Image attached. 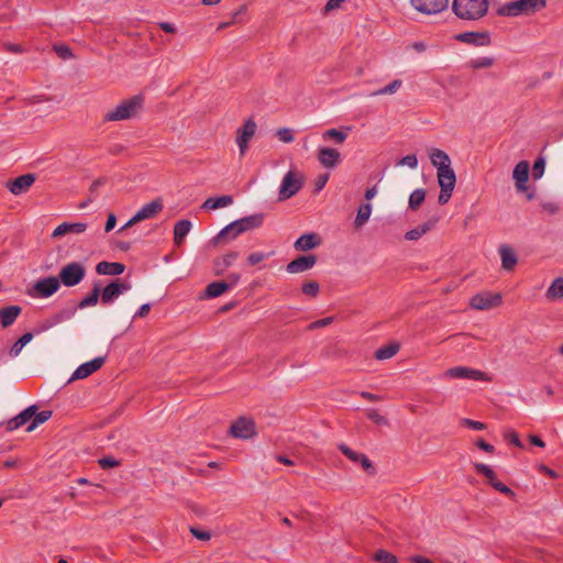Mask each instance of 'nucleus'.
Instances as JSON below:
<instances>
[{
	"label": "nucleus",
	"mask_w": 563,
	"mask_h": 563,
	"mask_svg": "<svg viewBox=\"0 0 563 563\" xmlns=\"http://www.w3.org/2000/svg\"><path fill=\"white\" fill-rule=\"evenodd\" d=\"M144 106V97L136 95L131 98L122 100L113 109L107 111L103 115V121L114 122L130 120L137 115Z\"/></svg>",
	"instance_id": "nucleus-1"
},
{
	"label": "nucleus",
	"mask_w": 563,
	"mask_h": 563,
	"mask_svg": "<svg viewBox=\"0 0 563 563\" xmlns=\"http://www.w3.org/2000/svg\"><path fill=\"white\" fill-rule=\"evenodd\" d=\"M264 222V214L256 213L252 216H247L235 220L224 227L217 235V240L221 241L222 239L229 238L230 240H234L240 234L260 228Z\"/></svg>",
	"instance_id": "nucleus-2"
},
{
	"label": "nucleus",
	"mask_w": 563,
	"mask_h": 563,
	"mask_svg": "<svg viewBox=\"0 0 563 563\" xmlns=\"http://www.w3.org/2000/svg\"><path fill=\"white\" fill-rule=\"evenodd\" d=\"M454 13L463 20H478L488 10L487 0H453Z\"/></svg>",
	"instance_id": "nucleus-3"
},
{
	"label": "nucleus",
	"mask_w": 563,
	"mask_h": 563,
	"mask_svg": "<svg viewBox=\"0 0 563 563\" xmlns=\"http://www.w3.org/2000/svg\"><path fill=\"white\" fill-rule=\"evenodd\" d=\"M545 4V0H516L503 5L498 13L508 16L530 15L543 9Z\"/></svg>",
	"instance_id": "nucleus-4"
},
{
	"label": "nucleus",
	"mask_w": 563,
	"mask_h": 563,
	"mask_svg": "<svg viewBox=\"0 0 563 563\" xmlns=\"http://www.w3.org/2000/svg\"><path fill=\"white\" fill-rule=\"evenodd\" d=\"M529 163L527 161L519 162L514 169L512 177L516 190L523 194L528 200L536 198V188L528 185L529 180Z\"/></svg>",
	"instance_id": "nucleus-5"
},
{
	"label": "nucleus",
	"mask_w": 563,
	"mask_h": 563,
	"mask_svg": "<svg viewBox=\"0 0 563 563\" xmlns=\"http://www.w3.org/2000/svg\"><path fill=\"white\" fill-rule=\"evenodd\" d=\"M303 185V176L300 172L289 170L282 179L278 200L285 201L294 197Z\"/></svg>",
	"instance_id": "nucleus-6"
},
{
	"label": "nucleus",
	"mask_w": 563,
	"mask_h": 563,
	"mask_svg": "<svg viewBox=\"0 0 563 563\" xmlns=\"http://www.w3.org/2000/svg\"><path fill=\"white\" fill-rule=\"evenodd\" d=\"M60 282L55 276H48L36 280L26 294L32 298H48L58 291Z\"/></svg>",
	"instance_id": "nucleus-7"
},
{
	"label": "nucleus",
	"mask_w": 563,
	"mask_h": 563,
	"mask_svg": "<svg viewBox=\"0 0 563 563\" xmlns=\"http://www.w3.org/2000/svg\"><path fill=\"white\" fill-rule=\"evenodd\" d=\"M86 275L85 266L78 262H71L59 271L58 279L66 287H74L81 283Z\"/></svg>",
	"instance_id": "nucleus-8"
},
{
	"label": "nucleus",
	"mask_w": 563,
	"mask_h": 563,
	"mask_svg": "<svg viewBox=\"0 0 563 563\" xmlns=\"http://www.w3.org/2000/svg\"><path fill=\"white\" fill-rule=\"evenodd\" d=\"M438 183L440 186V195H439V203L444 205L446 203L454 190L456 177L455 173L452 169V167L437 172Z\"/></svg>",
	"instance_id": "nucleus-9"
},
{
	"label": "nucleus",
	"mask_w": 563,
	"mask_h": 563,
	"mask_svg": "<svg viewBox=\"0 0 563 563\" xmlns=\"http://www.w3.org/2000/svg\"><path fill=\"white\" fill-rule=\"evenodd\" d=\"M241 279L239 273H231L225 280H218L210 283L206 288V297L216 298L223 295L225 291L234 288Z\"/></svg>",
	"instance_id": "nucleus-10"
},
{
	"label": "nucleus",
	"mask_w": 563,
	"mask_h": 563,
	"mask_svg": "<svg viewBox=\"0 0 563 563\" xmlns=\"http://www.w3.org/2000/svg\"><path fill=\"white\" fill-rule=\"evenodd\" d=\"M256 129H257L256 122L252 118L247 119L244 122V124L238 129L236 144L239 146L241 156H244L245 153L247 152L249 143H250L251 139L255 135Z\"/></svg>",
	"instance_id": "nucleus-11"
},
{
	"label": "nucleus",
	"mask_w": 563,
	"mask_h": 563,
	"mask_svg": "<svg viewBox=\"0 0 563 563\" xmlns=\"http://www.w3.org/2000/svg\"><path fill=\"white\" fill-rule=\"evenodd\" d=\"M443 376L451 379L489 380L485 373L466 366L451 367L444 372Z\"/></svg>",
	"instance_id": "nucleus-12"
},
{
	"label": "nucleus",
	"mask_w": 563,
	"mask_h": 563,
	"mask_svg": "<svg viewBox=\"0 0 563 563\" xmlns=\"http://www.w3.org/2000/svg\"><path fill=\"white\" fill-rule=\"evenodd\" d=\"M410 3L418 12L432 15L444 11L449 5V0H410Z\"/></svg>",
	"instance_id": "nucleus-13"
},
{
	"label": "nucleus",
	"mask_w": 563,
	"mask_h": 563,
	"mask_svg": "<svg viewBox=\"0 0 563 563\" xmlns=\"http://www.w3.org/2000/svg\"><path fill=\"white\" fill-rule=\"evenodd\" d=\"M320 165L327 169H333L342 162L341 153L336 148L320 146L317 151Z\"/></svg>",
	"instance_id": "nucleus-14"
},
{
	"label": "nucleus",
	"mask_w": 563,
	"mask_h": 563,
	"mask_svg": "<svg viewBox=\"0 0 563 563\" xmlns=\"http://www.w3.org/2000/svg\"><path fill=\"white\" fill-rule=\"evenodd\" d=\"M131 289V285L120 279L111 282L107 285L101 294V302L109 305L113 302L120 295Z\"/></svg>",
	"instance_id": "nucleus-15"
},
{
	"label": "nucleus",
	"mask_w": 563,
	"mask_h": 563,
	"mask_svg": "<svg viewBox=\"0 0 563 563\" xmlns=\"http://www.w3.org/2000/svg\"><path fill=\"white\" fill-rule=\"evenodd\" d=\"M36 177L34 174H24L11 181L7 183V188L14 196H20L26 192L35 183Z\"/></svg>",
	"instance_id": "nucleus-16"
},
{
	"label": "nucleus",
	"mask_w": 563,
	"mask_h": 563,
	"mask_svg": "<svg viewBox=\"0 0 563 563\" xmlns=\"http://www.w3.org/2000/svg\"><path fill=\"white\" fill-rule=\"evenodd\" d=\"M339 450L350 461H352L354 463H360L362 465L363 470L365 472H367L368 474L375 473V468H374L372 462L365 454L353 451L351 448H349L344 443L339 444Z\"/></svg>",
	"instance_id": "nucleus-17"
},
{
	"label": "nucleus",
	"mask_w": 563,
	"mask_h": 563,
	"mask_svg": "<svg viewBox=\"0 0 563 563\" xmlns=\"http://www.w3.org/2000/svg\"><path fill=\"white\" fill-rule=\"evenodd\" d=\"M230 430L234 438L250 439L255 434V424L251 419L240 418L231 426Z\"/></svg>",
	"instance_id": "nucleus-18"
},
{
	"label": "nucleus",
	"mask_w": 563,
	"mask_h": 563,
	"mask_svg": "<svg viewBox=\"0 0 563 563\" xmlns=\"http://www.w3.org/2000/svg\"><path fill=\"white\" fill-rule=\"evenodd\" d=\"M106 358L103 356L96 357L78 366L73 373L69 380L84 379L98 371L103 364Z\"/></svg>",
	"instance_id": "nucleus-19"
},
{
	"label": "nucleus",
	"mask_w": 563,
	"mask_h": 563,
	"mask_svg": "<svg viewBox=\"0 0 563 563\" xmlns=\"http://www.w3.org/2000/svg\"><path fill=\"white\" fill-rule=\"evenodd\" d=\"M317 263L316 255H302L288 263L286 271L290 274H299L311 269Z\"/></svg>",
	"instance_id": "nucleus-20"
},
{
	"label": "nucleus",
	"mask_w": 563,
	"mask_h": 563,
	"mask_svg": "<svg viewBox=\"0 0 563 563\" xmlns=\"http://www.w3.org/2000/svg\"><path fill=\"white\" fill-rule=\"evenodd\" d=\"M163 210V200L161 198H156L151 202L144 205L135 214V221H144L147 219L155 218Z\"/></svg>",
	"instance_id": "nucleus-21"
},
{
	"label": "nucleus",
	"mask_w": 563,
	"mask_h": 563,
	"mask_svg": "<svg viewBox=\"0 0 563 563\" xmlns=\"http://www.w3.org/2000/svg\"><path fill=\"white\" fill-rule=\"evenodd\" d=\"M498 253L500 256L501 268L506 272L514 271L518 264V255L516 251L511 246L503 244L499 246Z\"/></svg>",
	"instance_id": "nucleus-22"
},
{
	"label": "nucleus",
	"mask_w": 563,
	"mask_h": 563,
	"mask_svg": "<svg viewBox=\"0 0 563 563\" xmlns=\"http://www.w3.org/2000/svg\"><path fill=\"white\" fill-rule=\"evenodd\" d=\"M239 258V253L235 251L228 252L222 256H218L213 261V273L216 276H222Z\"/></svg>",
	"instance_id": "nucleus-23"
},
{
	"label": "nucleus",
	"mask_w": 563,
	"mask_h": 563,
	"mask_svg": "<svg viewBox=\"0 0 563 563\" xmlns=\"http://www.w3.org/2000/svg\"><path fill=\"white\" fill-rule=\"evenodd\" d=\"M455 38L476 46L488 45L490 43V34L488 32H463L457 34Z\"/></svg>",
	"instance_id": "nucleus-24"
},
{
	"label": "nucleus",
	"mask_w": 563,
	"mask_h": 563,
	"mask_svg": "<svg viewBox=\"0 0 563 563\" xmlns=\"http://www.w3.org/2000/svg\"><path fill=\"white\" fill-rule=\"evenodd\" d=\"M37 410L36 406H30L23 411H21L19 415H16L14 418L8 421L7 423V430L13 431L18 428L24 426L30 420H32L33 416L35 415V411Z\"/></svg>",
	"instance_id": "nucleus-25"
},
{
	"label": "nucleus",
	"mask_w": 563,
	"mask_h": 563,
	"mask_svg": "<svg viewBox=\"0 0 563 563\" xmlns=\"http://www.w3.org/2000/svg\"><path fill=\"white\" fill-rule=\"evenodd\" d=\"M437 222H438V218H432V219L427 220L426 222L419 224L418 227L409 230L405 234V239L408 240V241H417V240H419L426 233L431 231L435 227Z\"/></svg>",
	"instance_id": "nucleus-26"
},
{
	"label": "nucleus",
	"mask_w": 563,
	"mask_h": 563,
	"mask_svg": "<svg viewBox=\"0 0 563 563\" xmlns=\"http://www.w3.org/2000/svg\"><path fill=\"white\" fill-rule=\"evenodd\" d=\"M86 229H87V224L84 223V222H74V223L63 222V223H60L59 225H57L55 228V230L53 231L52 236L53 238H59V236H63V235H65L67 233L79 234V233L85 232Z\"/></svg>",
	"instance_id": "nucleus-27"
},
{
	"label": "nucleus",
	"mask_w": 563,
	"mask_h": 563,
	"mask_svg": "<svg viewBox=\"0 0 563 563\" xmlns=\"http://www.w3.org/2000/svg\"><path fill=\"white\" fill-rule=\"evenodd\" d=\"M20 306H7L0 309V323L3 328L12 325L18 317L21 314Z\"/></svg>",
	"instance_id": "nucleus-28"
},
{
	"label": "nucleus",
	"mask_w": 563,
	"mask_h": 563,
	"mask_svg": "<svg viewBox=\"0 0 563 563\" xmlns=\"http://www.w3.org/2000/svg\"><path fill=\"white\" fill-rule=\"evenodd\" d=\"M430 161L432 165L437 168V172L451 167V159L449 155L444 151L439 148H432L430 151Z\"/></svg>",
	"instance_id": "nucleus-29"
},
{
	"label": "nucleus",
	"mask_w": 563,
	"mask_h": 563,
	"mask_svg": "<svg viewBox=\"0 0 563 563\" xmlns=\"http://www.w3.org/2000/svg\"><path fill=\"white\" fill-rule=\"evenodd\" d=\"M320 244V238L316 233L302 234L295 242V249L298 251H309L317 247Z\"/></svg>",
	"instance_id": "nucleus-30"
},
{
	"label": "nucleus",
	"mask_w": 563,
	"mask_h": 563,
	"mask_svg": "<svg viewBox=\"0 0 563 563\" xmlns=\"http://www.w3.org/2000/svg\"><path fill=\"white\" fill-rule=\"evenodd\" d=\"M125 269V266L122 263L118 262H100L96 266V271L100 275H111L118 276L121 275Z\"/></svg>",
	"instance_id": "nucleus-31"
},
{
	"label": "nucleus",
	"mask_w": 563,
	"mask_h": 563,
	"mask_svg": "<svg viewBox=\"0 0 563 563\" xmlns=\"http://www.w3.org/2000/svg\"><path fill=\"white\" fill-rule=\"evenodd\" d=\"M233 203V198L230 195H224L220 197H210L206 199L202 203L201 208L206 210H216L219 208H225Z\"/></svg>",
	"instance_id": "nucleus-32"
},
{
	"label": "nucleus",
	"mask_w": 563,
	"mask_h": 563,
	"mask_svg": "<svg viewBox=\"0 0 563 563\" xmlns=\"http://www.w3.org/2000/svg\"><path fill=\"white\" fill-rule=\"evenodd\" d=\"M191 229V222L189 220H180L176 222L174 227V242L180 245Z\"/></svg>",
	"instance_id": "nucleus-33"
},
{
	"label": "nucleus",
	"mask_w": 563,
	"mask_h": 563,
	"mask_svg": "<svg viewBox=\"0 0 563 563\" xmlns=\"http://www.w3.org/2000/svg\"><path fill=\"white\" fill-rule=\"evenodd\" d=\"M322 140L324 142H333L334 144L341 145L347 139V133L343 130L329 129L322 133Z\"/></svg>",
	"instance_id": "nucleus-34"
},
{
	"label": "nucleus",
	"mask_w": 563,
	"mask_h": 563,
	"mask_svg": "<svg viewBox=\"0 0 563 563\" xmlns=\"http://www.w3.org/2000/svg\"><path fill=\"white\" fill-rule=\"evenodd\" d=\"M545 296L552 301L563 298V277H558L552 282L545 292Z\"/></svg>",
	"instance_id": "nucleus-35"
},
{
	"label": "nucleus",
	"mask_w": 563,
	"mask_h": 563,
	"mask_svg": "<svg viewBox=\"0 0 563 563\" xmlns=\"http://www.w3.org/2000/svg\"><path fill=\"white\" fill-rule=\"evenodd\" d=\"M471 306L478 310L488 309L493 306V295L489 292L477 294L471 299Z\"/></svg>",
	"instance_id": "nucleus-36"
},
{
	"label": "nucleus",
	"mask_w": 563,
	"mask_h": 563,
	"mask_svg": "<svg viewBox=\"0 0 563 563\" xmlns=\"http://www.w3.org/2000/svg\"><path fill=\"white\" fill-rule=\"evenodd\" d=\"M399 344L398 343H390L388 345H385L383 347H379L376 352H375V357L377 360H380V361H384V360H388V358H391L394 355L397 354V352L399 351Z\"/></svg>",
	"instance_id": "nucleus-37"
},
{
	"label": "nucleus",
	"mask_w": 563,
	"mask_h": 563,
	"mask_svg": "<svg viewBox=\"0 0 563 563\" xmlns=\"http://www.w3.org/2000/svg\"><path fill=\"white\" fill-rule=\"evenodd\" d=\"M99 296H100L99 285H95L91 292L80 300V302L78 303V308L85 309L87 307L95 306L99 300Z\"/></svg>",
	"instance_id": "nucleus-38"
},
{
	"label": "nucleus",
	"mask_w": 563,
	"mask_h": 563,
	"mask_svg": "<svg viewBox=\"0 0 563 563\" xmlns=\"http://www.w3.org/2000/svg\"><path fill=\"white\" fill-rule=\"evenodd\" d=\"M372 213V206L371 203H363L360 206L357 210V214L355 218V227L360 228L365 224V222L369 219Z\"/></svg>",
	"instance_id": "nucleus-39"
},
{
	"label": "nucleus",
	"mask_w": 563,
	"mask_h": 563,
	"mask_svg": "<svg viewBox=\"0 0 563 563\" xmlns=\"http://www.w3.org/2000/svg\"><path fill=\"white\" fill-rule=\"evenodd\" d=\"M402 86V81L400 79H395L387 86L375 90L371 93L372 97L383 96V95H394L396 93Z\"/></svg>",
	"instance_id": "nucleus-40"
},
{
	"label": "nucleus",
	"mask_w": 563,
	"mask_h": 563,
	"mask_svg": "<svg viewBox=\"0 0 563 563\" xmlns=\"http://www.w3.org/2000/svg\"><path fill=\"white\" fill-rule=\"evenodd\" d=\"M424 198H426L424 189L413 190L409 196V201H408L409 208L412 210H417L424 201Z\"/></svg>",
	"instance_id": "nucleus-41"
},
{
	"label": "nucleus",
	"mask_w": 563,
	"mask_h": 563,
	"mask_svg": "<svg viewBox=\"0 0 563 563\" xmlns=\"http://www.w3.org/2000/svg\"><path fill=\"white\" fill-rule=\"evenodd\" d=\"M51 416H52V411H48V410H44L41 412L35 411V415L32 418V422L27 426L26 431L27 432L33 431L37 426L47 421L51 418Z\"/></svg>",
	"instance_id": "nucleus-42"
},
{
	"label": "nucleus",
	"mask_w": 563,
	"mask_h": 563,
	"mask_svg": "<svg viewBox=\"0 0 563 563\" xmlns=\"http://www.w3.org/2000/svg\"><path fill=\"white\" fill-rule=\"evenodd\" d=\"M74 313H75V309L74 310H62V311L55 313L48 320V324L45 327V329H48V328L56 325L60 322L69 320L74 316Z\"/></svg>",
	"instance_id": "nucleus-43"
},
{
	"label": "nucleus",
	"mask_w": 563,
	"mask_h": 563,
	"mask_svg": "<svg viewBox=\"0 0 563 563\" xmlns=\"http://www.w3.org/2000/svg\"><path fill=\"white\" fill-rule=\"evenodd\" d=\"M473 466L477 474L484 475L489 484H493V468L489 465L474 462Z\"/></svg>",
	"instance_id": "nucleus-44"
},
{
	"label": "nucleus",
	"mask_w": 563,
	"mask_h": 563,
	"mask_svg": "<svg viewBox=\"0 0 563 563\" xmlns=\"http://www.w3.org/2000/svg\"><path fill=\"white\" fill-rule=\"evenodd\" d=\"M374 559L380 563H398L396 555L385 550L377 551Z\"/></svg>",
	"instance_id": "nucleus-45"
},
{
	"label": "nucleus",
	"mask_w": 563,
	"mask_h": 563,
	"mask_svg": "<svg viewBox=\"0 0 563 563\" xmlns=\"http://www.w3.org/2000/svg\"><path fill=\"white\" fill-rule=\"evenodd\" d=\"M544 170H545V159H544V157L537 158V161L534 162V164L532 166V177H533V179H536V180L540 179L543 176Z\"/></svg>",
	"instance_id": "nucleus-46"
},
{
	"label": "nucleus",
	"mask_w": 563,
	"mask_h": 563,
	"mask_svg": "<svg viewBox=\"0 0 563 563\" xmlns=\"http://www.w3.org/2000/svg\"><path fill=\"white\" fill-rule=\"evenodd\" d=\"M301 290L307 296L317 297L319 294L320 287L317 282H307V283L302 284Z\"/></svg>",
	"instance_id": "nucleus-47"
},
{
	"label": "nucleus",
	"mask_w": 563,
	"mask_h": 563,
	"mask_svg": "<svg viewBox=\"0 0 563 563\" xmlns=\"http://www.w3.org/2000/svg\"><path fill=\"white\" fill-rule=\"evenodd\" d=\"M276 134H277L279 141H282L284 143H291L295 139L292 130H290L288 128L279 129Z\"/></svg>",
	"instance_id": "nucleus-48"
},
{
	"label": "nucleus",
	"mask_w": 563,
	"mask_h": 563,
	"mask_svg": "<svg viewBox=\"0 0 563 563\" xmlns=\"http://www.w3.org/2000/svg\"><path fill=\"white\" fill-rule=\"evenodd\" d=\"M493 64V59L490 57H478L470 60V66L472 68H483L489 67Z\"/></svg>",
	"instance_id": "nucleus-49"
},
{
	"label": "nucleus",
	"mask_w": 563,
	"mask_h": 563,
	"mask_svg": "<svg viewBox=\"0 0 563 563\" xmlns=\"http://www.w3.org/2000/svg\"><path fill=\"white\" fill-rule=\"evenodd\" d=\"M55 53L63 59H69L73 57L71 49L67 45H54Z\"/></svg>",
	"instance_id": "nucleus-50"
},
{
	"label": "nucleus",
	"mask_w": 563,
	"mask_h": 563,
	"mask_svg": "<svg viewBox=\"0 0 563 563\" xmlns=\"http://www.w3.org/2000/svg\"><path fill=\"white\" fill-rule=\"evenodd\" d=\"M332 322H333V317H327V318L319 319V320H317V321L311 322V323L307 327V329H308L309 331H312V330H316V329H319V328L328 327V325H330Z\"/></svg>",
	"instance_id": "nucleus-51"
},
{
	"label": "nucleus",
	"mask_w": 563,
	"mask_h": 563,
	"mask_svg": "<svg viewBox=\"0 0 563 563\" xmlns=\"http://www.w3.org/2000/svg\"><path fill=\"white\" fill-rule=\"evenodd\" d=\"M398 165L408 166V167L415 169L418 166V158H417V156L415 154H410V155L404 156L398 162Z\"/></svg>",
	"instance_id": "nucleus-52"
},
{
	"label": "nucleus",
	"mask_w": 563,
	"mask_h": 563,
	"mask_svg": "<svg viewBox=\"0 0 563 563\" xmlns=\"http://www.w3.org/2000/svg\"><path fill=\"white\" fill-rule=\"evenodd\" d=\"M504 438H505V440H506L507 442H509V443H511V444L516 445L517 448H523V444H522V442L520 441L519 435H518V433H517V432H515V431H506V432L504 433Z\"/></svg>",
	"instance_id": "nucleus-53"
},
{
	"label": "nucleus",
	"mask_w": 563,
	"mask_h": 563,
	"mask_svg": "<svg viewBox=\"0 0 563 563\" xmlns=\"http://www.w3.org/2000/svg\"><path fill=\"white\" fill-rule=\"evenodd\" d=\"M368 419H371L376 424H386V419L382 416L376 409H369L366 412Z\"/></svg>",
	"instance_id": "nucleus-54"
},
{
	"label": "nucleus",
	"mask_w": 563,
	"mask_h": 563,
	"mask_svg": "<svg viewBox=\"0 0 563 563\" xmlns=\"http://www.w3.org/2000/svg\"><path fill=\"white\" fill-rule=\"evenodd\" d=\"M99 465L101 466V468L107 470V468L119 466L120 461L115 460L112 456H104L99 460Z\"/></svg>",
	"instance_id": "nucleus-55"
},
{
	"label": "nucleus",
	"mask_w": 563,
	"mask_h": 563,
	"mask_svg": "<svg viewBox=\"0 0 563 563\" xmlns=\"http://www.w3.org/2000/svg\"><path fill=\"white\" fill-rule=\"evenodd\" d=\"M267 257H268V254H265L263 252H254L247 256V262L250 265H256Z\"/></svg>",
	"instance_id": "nucleus-56"
},
{
	"label": "nucleus",
	"mask_w": 563,
	"mask_h": 563,
	"mask_svg": "<svg viewBox=\"0 0 563 563\" xmlns=\"http://www.w3.org/2000/svg\"><path fill=\"white\" fill-rule=\"evenodd\" d=\"M495 490H498V492L507 495L511 499L516 498L515 492L511 488H509L508 486H506L505 484L500 483V482H495Z\"/></svg>",
	"instance_id": "nucleus-57"
},
{
	"label": "nucleus",
	"mask_w": 563,
	"mask_h": 563,
	"mask_svg": "<svg viewBox=\"0 0 563 563\" xmlns=\"http://www.w3.org/2000/svg\"><path fill=\"white\" fill-rule=\"evenodd\" d=\"M329 178H330L329 174H321V175H319L317 177V179H316V183H314V186H316L314 190L317 192L321 191L325 187Z\"/></svg>",
	"instance_id": "nucleus-58"
},
{
	"label": "nucleus",
	"mask_w": 563,
	"mask_h": 563,
	"mask_svg": "<svg viewBox=\"0 0 563 563\" xmlns=\"http://www.w3.org/2000/svg\"><path fill=\"white\" fill-rule=\"evenodd\" d=\"M190 532L194 537H196L197 539H199L201 541H208L211 538L210 532L203 531V530H200V529H197L194 527L190 528Z\"/></svg>",
	"instance_id": "nucleus-59"
},
{
	"label": "nucleus",
	"mask_w": 563,
	"mask_h": 563,
	"mask_svg": "<svg viewBox=\"0 0 563 563\" xmlns=\"http://www.w3.org/2000/svg\"><path fill=\"white\" fill-rule=\"evenodd\" d=\"M4 51L13 54H22L24 53V48L20 44L4 43Z\"/></svg>",
	"instance_id": "nucleus-60"
},
{
	"label": "nucleus",
	"mask_w": 563,
	"mask_h": 563,
	"mask_svg": "<svg viewBox=\"0 0 563 563\" xmlns=\"http://www.w3.org/2000/svg\"><path fill=\"white\" fill-rule=\"evenodd\" d=\"M462 423L463 426L468 427L473 430H483L485 428L484 423L471 419H463Z\"/></svg>",
	"instance_id": "nucleus-61"
},
{
	"label": "nucleus",
	"mask_w": 563,
	"mask_h": 563,
	"mask_svg": "<svg viewBox=\"0 0 563 563\" xmlns=\"http://www.w3.org/2000/svg\"><path fill=\"white\" fill-rule=\"evenodd\" d=\"M150 310H151V305L150 303L142 305L139 308V310L134 313L133 319L146 317L148 314Z\"/></svg>",
	"instance_id": "nucleus-62"
},
{
	"label": "nucleus",
	"mask_w": 563,
	"mask_h": 563,
	"mask_svg": "<svg viewBox=\"0 0 563 563\" xmlns=\"http://www.w3.org/2000/svg\"><path fill=\"white\" fill-rule=\"evenodd\" d=\"M25 345L21 344L20 341H15L14 344L11 346L10 351H9V355L14 358L16 356L20 355L22 349L24 347Z\"/></svg>",
	"instance_id": "nucleus-63"
},
{
	"label": "nucleus",
	"mask_w": 563,
	"mask_h": 563,
	"mask_svg": "<svg viewBox=\"0 0 563 563\" xmlns=\"http://www.w3.org/2000/svg\"><path fill=\"white\" fill-rule=\"evenodd\" d=\"M409 561L412 563H434L430 559L421 556V555H412L409 558Z\"/></svg>",
	"instance_id": "nucleus-64"
}]
</instances>
